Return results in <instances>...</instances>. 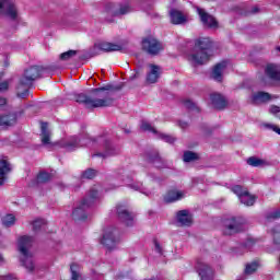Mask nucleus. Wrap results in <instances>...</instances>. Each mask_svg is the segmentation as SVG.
<instances>
[{
    "label": "nucleus",
    "mask_w": 280,
    "mask_h": 280,
    "mask_svg": "<svg viewBox=\"0 0 280 280\" xmlns=\"http://www.w3.org/2000/svg\"><path fill=\"white\" fill-rule=\"evenodd\" d=\"M105 11L110 16H124V14H128L131 11V9L129 3H122V4L107 3L105 5Z\"/></svg>",
    "instance_id": "12"
},
{
    "label": "nucleus",
    "mask_w": 280,
    "mask_h": 280,
    "mask_svg": "<svg viewBox=\"0 0 280 280\" xmlns=\"http://www.w3.org/2000/svg\"><path fill=\"white\" fill-rule=\"evenodd\" d=\"M47 73V68L43 66H33L26 69L23 75L20 78V84L22 86H34V82L38 80V78H43Z\"/></svg>",
    "instance_id": "7"
},
{
    "label": "nucleus",
    "mask_w": 280,
    "mask_h": 280,
    "mask_svg": "<svg viewBox=\"0 0 280 280\" xmlns=\"http://www.w3.org/2000/svg\"><path fill=\"white\" fill-rule=\"evenodd\" d=\"M154 180H155L156 183H160V179H159V177H155V178H154Z\"/></svg>",
    "instance_id": "55"
},
{
    "label": "nucleus",
    "mask_w": 280,
    "mask_h": 280,
    "mask_svg": "<svg viewBox=\"0 0 280 280\" xmlns=\"http://www.w3.org/2000/svg\"><path fill=\"white\" fill-rule=\"evenodd\" d=\"M171 23L173 25H183V23H187V18L180 11L173 9L171 10Z\"/></svg>",
    "instance_id": "25"
},
{
    "label": "nucleus",
    "mask_w": 280,
    "mask_h": 280,
    "mask_svg": "<svg viewBox=\"0 0 280 280\" xmlns=\"http://www.w3.org/2000/svg\"><path fill=\"white\" fill-rule=\"evenodd\" d=\"M228 67H229V61H226V60H223V61L217 63L213 67L212 72H211L212 80H214L215 82H222L224 71L226 70Z\"/></svg>",
    "instance_id": "16"
},
{
    "label": "nucleus",
    "mask_w": 280,
    "mask_h": 280,
    "mask_svg": "<svg viewBox=\"0 0 280 280\" xmlns=\"http://www.w3.org/2000/svg\"><path fill=\"white\" fill-rule=\"evenodd\" d=\"M178 226H191L194 224V217L188 210H180L177 212Z\"/></svg>",
    "instance_id": "19"
},
{
    "label": "nucleus",
    "mask_w": 280,
    "mask_h": 280,
    "mask_svg": "<svg viewBox=\"0 0 280 280\" xmlns=\"http://www.w3.org/2000/svg\"><path fill=\"white\" fill-rule=\"evenodd\" d=\"M100 200V192L95 188H91L86 196L81 200L78 207L72 211V218L75 221L86 220V210L91 209Z\"/></svg>",
    "instance_id": "5"
},
{
    "label": "nucleus",
    "mask_w": 280,
    "mask_h": 280,
    "mask_svg": "<svg viewBox=\"0 0 280 280\" xmlns=\"http://www.w3.org/2000/svg\"><path fill=\"white\" fill-rule=\"evenodd\" d=\"M211 104L217 110H224L226 108V98L222 94H211L210 95Z\"/></svg>",
    "instance_id": "22"
},
{
    "label": "nucleus",
    "mask_w": 280,
    "mask_h": 280,
    "mask_svg": "<svg viewBox=\"0 0 280 280\" xmlns=\"http://www.w3.org/2000/svg\"><path fill=\"white\" fill-rule=\"evenodd\" d=\"M78 51L77 50H68L66 52H62L59 58L60 60H71V58H73V56H77Z\"/></svg>",
    "instance_id": "39"
},
{
    "label": "nucleus",
    "mask_w": 280,
    "mask_h": 280,
    "mask_svg": "<svg viewBox=\"0 0 280 280\" xmlns=\"http://www.w3.org/2000/svg\"><path fill=\"white\" fill-rule=\"evenodd\" d=\"M247 165H250L252 167H260V165H264V160L252 156L247 159Z\"/></svg>",
    "instance_id": "37"
},
{
    "label": "nucleus",
    "mask_w": 280,
    "mask_h": 280,
    "mask_svg": "<svg viewBox=\"0 0 280 280\" xmlns=\"http://www.w3.org/2000/svg\"><path fill=\"white\" fill-rule=\"evenodd\" d=\"M100 51H121V46L107 43V42H101L94 45L92 49H90L86 52V58H95V56H100Z\"/></svg>",
    "instance_id": "8"
},
{
    "label": "nucleus",
    "mask_w": 280,
    "mask_h": 280,
    "mask_svg": "<svg viewBox=\"0 0 280 280\" xmlns=\"http://www.w3.org/2000/svg\"><path fill=\"white\" fill-rule=\"evenodd\" d=\"M0 14L10 19V21L19 20V9L12 0H0Z\"/></svg>",
    "instance_id": "9"
},
{
    "label": "nucleus",
    "mask_w": 280,
    "mask_h": 280,
    "mask_svg": "<svg viewBox=\"0 0 280 280\" xmlns=\"http://www.w3.org/2000/svg\"><path fill=\"white\" fill-rule=\"evenodd\" d=\"M5 104H8V101L5 100V97L0 96V108H3V106H5Z\"/></svg>",
    "instance_id": "51"
},
{
    "label": "nucleus",
    "mask_w": 280,
    "mask_h": 280,
    "mask_svg": "<svg viewBox=\"0 0 280 280\" xmlns=\"http://www.w3.org/2000/svg\"><path fill=\"white\" fill-rule=\"evenodd\" d=\"M14 279H15L14 275H7L4 277V280H14Z\"/></svg>",
    "instance_id": "54"
},
{
    "label": "nucleus",
    "mask_w": 280,
    "mask_h": 280,
    "mask_svg": "<svg viewBox=\"0 0 280 280\" xmlns=\"http://www.w3.org/2000/svg\"><path fill=\"white\" fill-rule=\"evenodd\" d=\"M30 89H32V86L27 88L25 85H22L21 81H19L16 96L20 97V100H26V97H30Z\"/></svg>",
    "instance_id": "29"
},
{
    "label": "nucleus",
    "mask_w": 280,
    "mask_h": 280,
    "mask_svg": "<svg viewBox=\"0 0 280 280\" xmlns=\"http://www.w3.org/2000/svg\"><path fill=\"white\" fill-rule=\"evenodd\" d=\"M160 139H162V141H165L166 143H174V141H176V138L165 135V133H159Z\"/></svg>",
    "instance_id": "44"
},
{
    "label": "nucleus",
    "mask_w": 280,
    "mask_h": 280,
    "mask_svg": "<svg viewBox=\"0 0 280 280\" xmlns=\"http://www.w3.org/2000/svg\"><path fill=\"white\" fill-rule=\"evenodd\" d=\"M259 12V7L252 8L250 14H257Z\"/></svg>",
    "instance_id": "53"
},
{
    "label": "nucleus",
    "mask_w": 280,
    "mask_h": 280,
    "mask_svg": "<svg viewBox=\"0 0 280 280\" xmlns=\"http://www.w3.org/2000/svg\"><path fill=\"white\" fill-rule=\"evenodd\" d=\"M95 176H97V170L88 168L82 173L81 178H85L88 180H93V178H95Z\"/></svg>",
    "instance_id": "33"
},
{
    "label": "nucleus",
    "mask_w": 280,
    "mask_h": 280,
    "mask_svg": "<svg viewBox=\"0 0 280 280\" xmlns=\"http://www.w3.org/2000/svg\"><path fill=\"white\" fill-rule=\"evenodd\" d=\"M40 140L42 144L46 148H54V143L51 141V130H49V125L47 122H42L40 126Z\"/></svg>",
    "instance_id": "17"
},
{
    "label": "nucleus",
    "mask_w": 280,
    "mask_h": 280,
    "mask_svg": "<svg viewBox=\"0 0 280 280\" xmlns=\"http://www.w3.org/2000/svg\"><path fill=\"white\" fill-rule=\"evenodd\" d=\"M150 72L147 74L148 84H156L161 78V67L156 65H150Z\"/></svg>",
    "instance_id": "21"
},
{
    "label": "nucleus",
    "mask_w": 280,
    "mask_h": 280,
    "mask_svg": "<svg viewBox=\"0 0 280 280\" xmlns=\"http://www.w3.org/2000/svg\"><path fill=\"white\" fill-rule=\"evenodd\" d=\"M183 198H185V191L168 190L164 196V202L166 203L178 202V200H183Z\"/></svg>",
    "instance_id": "23"
},
{
    "label": "nucleus",
    "mask_w": 280,
    "mask_h": 280,
    "mask_svg": "<svg viewBox=\"0 0 280 280\" xmlns=\"http://www.w3.org/2000/svg\"><path fill=\"white\" fill-rule=\"evenodd\" d=\"M12 172V167H10V162L8 160H0V187L5 185L8 180V174Z\"/></svg>",
    "instance_id": "20"
},
{
    "label": "nucleus",
    "mask_w": 280,
    "mask_h": 280,
    "mask_svg": "<svg viewBox=\"0 0 280 280\" xmlns=\"http://www.w3.org/2000/svg\"><path fill=\"white\" fill-rule=\"evenodd\" d=\"M270 100H272V96L268 92H257L252 96L253 104H264L270 102Z\"/></svg>",
    "instance_id": "24"
},
{
    "label": "nucleus",
    "mask_w": 280,
    "mask_h": 280,
    "mask_svg": "<svg viewBox=\"0 0 280 280\" xmlns=\"http://www.w3.org/2000/svg\"><path fill=\"white\" fill-rule=\"evenodd\" d=\"M189 124L187 121L179 120V127H182L184 130L187 128Z\"/></svg>",
    "instance_id": "52"
},
{
    "label": "nucleus",
    "mask_w": 280,
    "mask_h": 280,
    "mask_svg": "<svg viewBox=\"0 0 280 280\" xmlns=\"http://www.w3.org/2000/svg\"><path fill=\"white\" fill-rule=\"evenodd\" d=\"M154 246H155L156 253H159V255H163V248L161 247V244L158 243V241H154Z\"/></svg>",
    "instance_id": "48"
},
{
    "label": "nucleus",
    "mask_w": 280,
    "mask_h": 280,
    "mask_svg": "<svg viewBox=\"0 0 280 280\" xmlns=\"http://www.w3.org/2000/svg\"><path fill=\"white\" fill-rule=\"evenodd\" d=\"M257 268H259V261L254 260L245 266L244 272L245 275H255V272H257Z\"/></svg>",
    "instance_id": "31"
},
{
    "label": "nucleus",
    "mask_w": 280,
    "mask_h": 280,
    "mask_svg": "<svg viewBox=\"0 0 280 280\" xmlns=\"http://www.w3.org/2000/svg\"><path fill=\"white\" fill-rule=\"evenodd\" d=\"M34 244V236H20L18 240V250L21 254L20 261L22 266L27 270V272H34L36 270V265L34 264V258L30 248Z\"/></svg>",
    "instance_id": "4"
},
{
    "label": "nucleus",
    "mask_w": 280,
    "mask_h": 280,
    "mask_svg": "<svg viewBox=\"0 0 280 280\" xmlns=\"http://www.w3.org/2000/svg\"><path fill=\"white\" fill-rule=\"evenodd\" d=\"M184 106H185V108H188V110H194V108H196V103H194L189 100H186V101H184Z\"/></svg>",
    "instance_id": "46"
},
{
    "label": "nucleus",
    "mask_w": 280,
    "mask_h": 280,
    "mask_svg": "<svg viewBox=\"0 0 280 280\" xmlns=\"http://www.w3.org/2000/svg\"><path fill=\"white\" fill-rule=\"evenodd\" d=\"M213 54V42L209 37H199L195 40L190 60L194 65H207Z\"/></svg>",
    "instance_id": "3"
},
{
    "label": "nucleus",
    "mask_w": 280,
    "mask_h": 280,
    "mask_svg": "<svg viewBox=\"0 0 280 280\" xmlns=\"http://www.w3.org/2000/svg\"><path fill=\"white\" fill-rule=\"evenodd\" d=\"M2 222L4 226H13L14 222H16V218L13 214H7Z\"/></svg>",
    "instance_id": "40"
},
{
    "label": "nucleus",
    "mask_w": 280,
    "mask_h": 280,
    "mask_svg": "<svg viewBox=\"0 0 280 280\" xmlns=\"http://www.w3.org/2000/svg\"><path fill=\"white\" fill-rule=\"evenodd\" d=\"M1 78H3V72L0 73V80H1Z\"/></svg>",
    "instance_id": "56"
},
{
    "label": "nucleus",
    "mask_w": 280,
    "mask_h": 280,
    "mask_svg": "<svg viewBox=\"0 0 280 280\" xmlns=\"http://www.w3.org/2000/svg\"><path fill=\"white\" fill-rule=\"evenodd\" d=\"M116 214L119 222H121L126 226H132V224H135V217L132 215V212L128 211V208H126V206H117Z\"/></svg>",
    "instance_id": "13"
},
{
    "label": "nucleus",
    "mask_w": 280,
    "mask_h": 280,
    "mask_svg": "<svg viewBox=\"0 0 280 280\" xmlns=\"http://www.w3.org/2000/svg\"><path fill=\"white\" fill-rule=\"evenodd\" d=\"M50 180H51V174L47 172H39V174L37 175L38 184L49 183Z\"/></svg>",
    "instance_id": "34"
},
{
    "label": "nucleus",
    "mask_w": 280,
    "mask_h": 280,
    "mask_svg": "<svg viewBox=\"0 0 280 280\" xmlns=\"http://www.w3.org/2000/svg\"><path fill=\"white\" fill-rule=\"evenodd\" d=\"M118 231L115 228H107L101 240V244L105 246L108 250H113L119 244Z\"/></svg>",
    "instance_id": "10"
},
{
    "label": "nucleus",
    "mask_w": 280,
    "mask_h": 280,
    "mask_svg": "<svg viewBox=\"0 0 280 280\" xmlns=\"http://www.w3.org/2000/svg\"><path fill=\"white\" fill-rule=\"evenodd\" d=\"M279 264H280V256H279Z\"/></svg>",
    "instance_id": "59"
},
{
    "label": "nucleus",
    "mask_w": 280,
    "mask_h": 280,
    "mask_svg": "<svg viewBox=\"0 0 280 280\" xmlns=\"http://www.w3.org/2000/svg\"><path fill=\"white\" fill-rule=\"evenodd\" d=\"M47 225V221H45V219H37L33 222V231L35 233H38V231H40V229H43V226Z\"/></svg>",
    "instance_id": "36"
},
{
    "label": "nucleus",
    "mask_w": 280,
    "mask_h": 280,
    "mask_svg": "<svg viewBox=\"0 0 280 280\" xmlns=\"http://www.w3.org/2000/svg\"><path fill=\"white\" fill-rule=\"evenodd\" d=\"M127 185L130 189H133L135 191H140V194H144V196H150V192L145 191V188H143V184L141 182H135Z\"/></svg>",
    "instance_id": "30"
},
{
    "label": "nucleus",
    "mask_w": 280,
    "mask_h": 280,
    "mask_svg": "<svg viewBox=\"0 0 280 280\" xmlns=\"http://www.w3.org/2000/svg\"><path fill=\"white\" fill-rule=\"evenodd\" d=\"M255 246V241L252 238H248L244 244L243 248H246L247 250H250Z\"/></svg>",
    "instance_id": "45"
},
{
    "label": "nucleus",
    "mask_w": 280,
    "mask_h": 280,
    "mask_svg": "<svg viewBox=\"0 0 280 280\" xmlns=\"http://www.w3.org/2000/svg\"><path fill=\"white\" fill-rule=\"evenodd\" d=\"M246 226V219L243 217H231L222 221V234L226 236L242 233Z\"/></svg>",
    "instance_id": "6"
},
{
    "label": "nucleus",
    "mask_w": 280,
    "mask_h": 280,
    "mask_svg": "<svg viewBox=\"0 0 280 280\" xmlns=\"http://www.w3.org/2000/svg\"><path fill=\"white\" fill-rule=\"evenodd\" d=\"M16 124V114L0 116V126H14Z\"/></svg>",
    "instance_id": "27"
},
{
    "label": "nucleus",
    "mask_w": 280,
    "mask_h": 280,
    "mask_svg": "<svg viewBox=\"0 0 280 280\" xmlns=\"http://www.w3.org/2000/svg\"><path fill=\"white\" fill-rule=\"evenodd\" d=\"M125 132L128 135V133H130V130H125Z\"/></svg>",
    "instance_id": "57"
},
{
    "label": "nucleus",
    "mask_w": 280,
    "mask_h": 280,
    "mask_svg": "<svg viewBox=\"0 0 280 280\" xmlns=\"http://www.w3.org/2000/svg\"><path fill=\"white\" fill-rule=\"evenodd\" d=\"M184 163H191L194 161H198V153L192 151H185L183 155Z\"/></svg>",
    "instance_id": "32"
},
{
    "label": "nucleus",
    "mask_w": 280,
    "mask_h": 280,
    "mask_svg": "<svg viewBox=\"0 0 280 280\" xmlns=\"http://www.w3.org/2000/svg\"><path fill=\"white\" fill-rule=\"evenodd\" d=\"M272 235H273V244L276 246H280V225H276L272 229Z\"/></svg>",
    "instance_id": "38"
},
{
    "label": "nucleus",
    "mask_w": 280,
    "mask_h": 280,
    "mask_svg": "<svg viewBox=\"0 0 280 280\" xmlns=\"http://www.w3.org/2000/svg\"><path fill=\"white\" fill-rule=\"evenodd\" d=\"M269 113L270 115H278V113H280V107L277 105H271L269 107Z\"/></svg>",
    "instance_id": "47"
},
{
    "label": "nucleus",
    "mask_w": 280,
    "mask_h": 280,
    "mask_svg": "<svg viewBox=\"0 0 280 280\" xmlns=\"http://www.w3.org/2000/svg\"><path fill=\"white\" fill-rule=\"evenodd\" d=\"M196 270L201 280H214L215 270L207 262L198 261L196 265Z\"/></svg>",
    "instance_id": "14"
},
{
    "label": "nucleus",
    "mask_w": 280,
    "mask_h": 280,
    "mask_svg": "<svg viewBox=\"0 0 280 280\" xmlns=\"http://www.w3.org/2000/svg\"><path fill=\"white\" fill-rule=\"evenodd\" d=\"M141 130H143L144 132H153V135H159V131H156L154 129V127H152V125L145 120L141 121V126H140Z\"/></svg>",
    "instance_id": "35"
},
{
    "label": "nucleus",
    "mask_w": 280,
    "mask_h": 280,
    "mask_svg": "<svg viewBox=\"0 0 280 280\" xmlns=\"http://www.w3.org/2000/svg\"><path fill=\"white\" fill-rule=\"evenodd\" d=\"M9 88H10V83H8V81L0 83V91H8Z\"/></svg>",
    "instance_id": "49"
},
{
    "label": "nucleus",
    "mask_w": 280,
    "mask_h": 280,
    "mask_svg": "<svg viewBox=\"0 0 280 280\" xmlns=\"http://www.w3.org/2000/svg\"><path fill=\"white\" fill-rule=\"evenodd\" d=\"M233 194H235L238 198H242L243 194H246L247 190H244V188L241 185H235L232 188Z\"/></svg>",
    "instance_id": "42"
},
{
    "label": "nucleus",
    "mask_w": 280,
    "mask_h": 280,
    "mask_svg": "<svg viewBox=\"0 0 280 280\" xmlns=\"http://www.w3.org/2000/svg\"><path fill=\"white\" fill-rule=\"evenodd\" d=\"M89 143H97L98 145H103L104 149L103 152H96L92 156L108 159L110 156H117V154H121V149L119 147H115V144H113V142H110V140L104 136L97 138H80L74 136L63 144V148L67 150V152H73L74 150H78V148L89 145Z\"/></svg>",
    "instance_id": "1"
},
{
    "label": "nucleus",
    "mask_w": 280,
    "mask_h": 280,
    "mask_svg": "<svg viewBox=\"0 0 280 280\" xmlns=\"http://www.w3.org/2000/svg\"><path fill=\"white\" fill-rule=\"evenodd\" d=\"M197 12L200 16L201 23L206 25L207 27H218V20L213 18V15L207 13L205 9H197Z\"/></svg>",
    "instance_id": "18"
},
{
    "label": "nucleus",
    "mask_w": 280,
    "mask_h": 280,
    "mask_svg": "<svg viewBox=\"0 0 280 280\" xmlns=\"http://www.w3.org/2000/svg\"><path fill=\"white\" fill-rule=\"evenodd\" d=\"M145 161L154 165V167H158V170H165V167H167V161L161 158L156 150L147 152Z\"/></svg>",
    "instance_id": "15"
},
{
    "label": "nucleus",
    "mask_w": 280,
    "mask_h": 280,
    "mask_svg": "<svg viewBox=\"0 0 280 280\" xmlns=\"http://www.w3.org/2000/svg\"><path fill=\"white\" fill-rule=\"evenodd\" d=\"M242 205H245L246 207H253L255 205V197L246 190L241 198H238Z\"/></svg>",
    "instance_id": "28"
},
{
    "label": "nucleus",
    "mask_w": 280,
    "mask_h": 280,
    "mask_svg": "<svg viewBox=\"0 0 280 280\" xmlns=\"http://www.w3.org/2000/svg\"><path fill=\"white\" fill-rule=\"evenodd\" d=\"M141 77V70H136V73L129 78V80H137Z\"/></svg>",
    "instance_id": "50"
},
{
    "label": "nucleus",
    "mask_w": 280,
    "mask_h": 280,
    "mask_svg": "<svg viewBox=\"0 0 280 280\" xmlns=\"http://www.w3.org/2000/svg\"><path fill=\"white\" fill-rule=\"evenodd\" d=\"M280 218V209L273 212H269L266 215L267 222H271V220H279Z\"/></svg>",
    "instance_id": "41"
},
{
    "label": "nucleus",
    "mask_w": 280,
    "mask_h": 280,
    "mask_svg": "<svg viewBox=\"0 0 280 280\" xmlns=\"http://www.w3.org/2000/svg\"><path fill=\"white\" fill-rule=\"evenodd\" d=\"M142 49L150 56H159L163 51V44L154 37H147L142 40Z\"/></svg>",
    "instance_id": "11"
},
{
    "label": "nucleus",
    "mask_w": 280,
    "mask_h": 280,
    "mask_svg": "<svg viewBox=\"0 0 280 280\" xmlns=\"http://www.w3.org/2000/svg\"><path fill=\"white\" fill-rule=\"evenodd\" d=\"M70 280H85L84 277L82 276V271L80 269V265L78 264H72L70 266Z\"/></svg>",
    "instance_id": "26"
},
{
    "label": "nucleus",
    "mask_w": 280,
    "mask_h": 280,
    "mask_svg": "<svg viewBox=\"0 0 280 280\" xmlns=\"http://www.w3.org/2000/svg\"><path fill=\"white\" fill-rule=\"evenodd\" d=\"M116 178H120L122 182H126V168H117L115 171Z\"/></svg>",
    "instance_id": "43"
},
{
    "label": "nucleus",
    "mask_w": 280,
    "mask_h": 280,
    "mask_svg": "<svg viewBox=\"0 0 280 280\" xmlns=\"http://www.w3.org/2000/svg\"><path fill=\"white\" fill-rule=\"evenodd\" d=\"M277 50L280 51V46L277 47Z\"/></svg>",
    "instance_id": "58"
},
{
    "label": "nucleus",
    "mask_w": 280,
    "mask_h": 280,
    "mask_svg": "<svg viewBox=\"0 0 280 280\" xmlns=\"http://www.w3.org/2000/svg\"><path fill=\"white\" fill-rule=\"evenodd\" d=\"M119 88H114L112 84H107L102 88L91 90V95L79 93L74 95V101L78 104H83L85 108H106L113 106V97H110V91H117Z\"/></svg>",
    "instance_id": "2"
}]
</instances>
